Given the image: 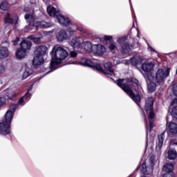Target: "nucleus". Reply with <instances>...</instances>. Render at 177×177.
<instances>
[{"label": "nucleus", "instance_id": "1", "mask_svg": "<svg viewBox=\"0 0 177 177\" xmlns=\"http://www.w3.org/2000/svg\"><path fill=\"white\" fill-rule=\"evenodd\" d=\"M131 82H133V86L137 88V89L135 88L137 94H135L133 91H132V87H130L128 86V84H125V83H124V80L122 79H119L117 80V85L129 95V97H131V99H132V100L136 103L138 107H140L139 103H140V93L142 92V87L139 85V81L136 79H131Z\"/></svg>", "mask_w": 177, "mask_h": 177}, {"label": "nucleus", "instance_id": "2", "mask_svg": "<svg viewBox=\"0 0 177 177\" xmlns=\"http://www.w3.org/2000/svg\"><path fill=\"white\" fill-rule=\"evenodd\" d=\"M79 64L81 66H85L86 67H91V68H93V70L98 71V73L104 74V75H106V77L114 75V70H113V64L111 62L104 64V70L100 64H96L92 60L85 57L82 58L81 61L79 62Z\"/></svg>", "mask_w": 177, "mask_h": 177}, {"label": "nucleus", "instance_id": "3", "mask_svg": "<svg viewBox=\"0 0 177 177\" xmlns=\"http://www.w3.org/2000/svg\"><path fill=\"white\" fill-rule=\"evenodd\" d=\"M67 56H68V53L63 47L54 46L51 53L52 59L49 66L50 71L44 75H47V74L52 73V71H55L56 70V66L60 64Z\"/></svg>", "mask_w": 177, "mask_h": 177}, {"label": "nucleus", "instance_id": "4", "mask_svg": "<svg viewBox=\"0 0 177 177\" xmlns=\"http://www.w3.org/2000/svg\"><path fill=\"white\" fill-rule=\"evenodd\" d=\"M32 94L26 93L22 96L18 101L17 104H13L10 105V109L6 111L5 117L7 121H9L12 124L13 117H15V111L17 109H19V106H26V104L31 99Z\"/></svg>", "mask_w": 177, "mask_h": 177}, {"label": "nucleus", "instance_id": "5", "mask_svg": "<svg viewBox=\"0 0 177 177\" xmlns=\"http://www.w3.org/2000/svg\"><path fill=\"white\" fill-rule=\"evenodd\" d=\"M154 104V98L153 97H148L145 102V110L149 114L148 118L149 119V128H146L147 131V143L146 147H147V143L149 142V132H151L153 128H154V124L153 118H154L156 114H154V110L153 105Z\"/></svg>", "mask_w": 177, "mask_h": 177}, {"label": "nucleus", "instance_id": "6", "mask_svg": "<svg viewBox=\"0 0 177 177\" xmlns=\"http://www.w3.org/2000/svg\"><path fill=\"white\" fill-rule=\"evenodd\" d=\"M25 20H26L27 23H28V26H26L24 28V32H28V31H32V32H35L37 31V27H42V28H49V27H52L53 26V23L52 22H46L45 21H40L36 23V26H34L32 23H34V17L32 15L30 14H26ZM32 28V29H31Z\"/></svg>", "mask_w": 177, "mask_h": 177}, {"label": "nucleus", "instance_id": "7", "mask_svg": "<svg viewBox=\"0 0 177 177\" xmlns=\"http://www.w3.org/2000/svg\"><path fill=\"white\" fill-rule=\"evenodd\" d=\"M171 73V68L168 67L160 68L156 72L154 77L155 82L158 85H163L167 80L169 77Z\"/></svg>", "mask_w": 177, "mask_h": 177}, {"label": "nucleus", "instance_id": "8", "mask_svg": "<svg viewBox=\"0 0 177 177\" xmlns=\"http://www.w3.org/2000/svg\"><path fill=\"white\" fill-rule=\"evenodd\" d=\"M116 42L118 45L119 50L122 55H128L130 50L133 48L129 44L128 36H121L117 38Z\"/></svg>", "mask_w": 177, "mask_h": 177}, {"label": "nucleus", "instance_id": "9", "mask_svg": "<svg viewBox=\"0 0 177 177\" xmlns=\"http://www.w3.org/2000/svg\"><path fill=\"white\" fill-rule=\"evenodd\" d=\"M154 161H156L154 156H151L149 158L148 165H147L146 162L142 163L140 171L143 175H151V174H153L154 169Z\"/></svg>", "mask_w": 177, "mask_h": 177}, {"label": "nucleus", "instance_id": "10", "mask_svg": "<svg viewBox=\"0 0 177 177\" xmlns=\"http://www.w3.org/2000/svg\"><path fill=\"white\" fill-rule=\"evenodd\" d=\"M144 77L147 81L148 85L147 89L149 92H154V91H156V88H157V84H156V82H154V75L147 73L146 75H144Z\"/></svg>", "mask_w": 177, "mask_h": 177}, {"label": "nucleus", "instance_id": "11", "mask_svg": "<svg viewBox=\"0 0 177 177\" xmlns=\"http://www.w3.org/2000/svg\"><path fill=\"white\" fill-rule=\"evenodd\" d=\"M10 123L9 120H6V117L4 116L3 122H0V135H9L10 133Z\"/></svg>", "mask_w": 177, "mask_h": 177}, {"label": "nucleus", "instance_id": "12", "mask_svg": "<svg viewBox=\"0 0 177 177\" xmlns=\"http://www.w3.org/2000/svg\"><path fill=\"white\" fill-rule=\"evenodd\" d=\"M83 41L82 37L74 36L69 41V45H71L73 49H81V48H82Z\"/></svg>", "mask_w": 177, "mask_h": 177}, {"label": "nucleus", "instance_id": "13", "mask_svg": "<svg viewBox=\"0 0 177 177\" xmlns=\"http://www.w3.org/2000/svg\"><path fill=\"white\" fill-rule=\"evenodd\" d=\"M163 172H166L163 174V177H174V165L172 163H167L162 167Z\"/></svg>", "mask_w": 177, "mask_h": 177}, {"label": "nucleus", "instance_id": "14", "mask_svg": "<svg viewBox=\"0 0 177 177\" xmlns=\"http://www.w3.org/2000/svg\"><path fill=\"white\" fill-rule=\"evenodd\" d=\"M154 62H145L142 64V70L145 74H143V76L146 75V74H151L150 72L154 68Z\"/></svg>", "mask_w": 177, "mask_h": 177}, {"label": "nucleus", "instance_id": "15", "mask_svg": "<svg viewBox=\"0 0 177 177\" xmlns=\"http://www.w3.org/2000/svg\"><path fill=\"white\" fill-rule=\"evenodd\" d=\"M57 20L58 23L64 27H69L70 24H71V20H70V18L62 15H57Z\"/></svg>", "mask_w": 177, "mask_h": 177}, {"label": "nucleus", "instance_id": "16", "mask_svg": "<svg viewBox=\"0 0 177 177\" xmlns=\"http://www.w3.org/2000/svg\"><path fill=\"white\" fill-rule=\"evenodd\" d=\"M104 39L105 41H109L108 48L110 49V50H117V43L112 40L113 36L104 35Z\"/></svg>", "mask_w": 177, "mask_h": 177}, {"label": "nucleus", "instance_id": "17", "mask_svg": "<svg viewBox=\"0 0 177 177\" xmlns=\"http://www.w3.org/2000/svg\"><path fill=\"white\" fill-rule=\"evenodd\" d=\"M46 50H48V47L46 46H39L36 47L34 52L35 56H41V57H44V56L46 55Z\"/></svg>", "mask_w": 177, "mask_h": 177}, {"label": "nucleus", "instance_id": "18", "mask_svg": "<svg viewBox=\"0 0 177 177\" xmlns=\"http://www.w3.org/2000/svg\"><path fill=\"white\" fill-rule=\"evenodd\" d=\"M171 106H174V108L171 106L169 109V113H170L171 115L177 120V97L171 101Z\"/></svg>", "mask_w": 177, "mask_h": 177}, {"label": "nucleus", "instance_id": "19", "mask_svg": "<svg viewBox=\"0 0 177 177\" xmlns=\"http://www.w3.org/2000/svg\"><path fill=\"white\" fill-rule=\"evenodd\" d=\"M93 52L95 55H103L106 53V47L102 44H94Z\"/></svg>", "mask_w": 177, "mask_h": 177}, {"label": "nucleus", "instance_id": "20", "mask_svg": "<svg viewBox=\"0 0 177 177\" xmlns=\"http://www.w3.org/2000/svg\"><path fill=\"white\" fill-rule=\"evenodd\" d=\"M165 135V131H163L161 134L158 136V140H156V151H160L161 150V147H162V145H164V138Z\"/></svg>", "mask_w": 177, "mask_h": 177}, {"label": "nucleus", "instance_id": "21", "mask_svg": "<svg viewBox=\"0 0 177 177\" xmlns=\"http://www.w3.org/2000/svg\"><path fill=\"white\" fill-rule=\"evenodd\" d=\"M45 60L44 59V57L39 56V55H35L33 60H32V66L35 68L39 67V66H41L44 64V62Z\"/></svg>", "mask_w": 177, "mask_h": 177}, {"label": "nucleus", "instance_id": "22", "mask_svg": "<svg viewBox=\"0 0 177 177\" xmlns=\"http://www.w3.org/2000/svg\"><path fill=\"white\" fill-rule=\"evenodd\" d=\"M56 38L58 42H63V41H66L68 38V35L65 30H61L56 34Z\"/></svg>", "mask_w": 177, "mask_h": 177}, {"label": "nucleus", "instance_id": "23", "mask_svg": "<svg viewBox=\"0 0 177 177\" xmlns=\"http://www.w3.org/2000/svg\"><path fill=\"white\" fill-rule=\"evenodd\" d=\"M81 50H84V52H93V45L89 41H84L82 44Z\"/></svg>", "mask_w": 177, "mask_h": 177}, {"label": "nucleus", "instance_id": "24", "mask_svg": "<svg viewBox=\"0 0 177 177\" xmlns=\"http://www.w3.org/2000/svg\"><path fill=\"white\" fill-rule=\"evenodd\" d=\"M47 12L51 17H57L59 12L56 10V8L53 6H49L47 7Z\"/></svg>", "mask_w": 177, "mask_h": 177}, {"label": "nucleus", "instance_id": "25", "mask_svg": "<svg viewBox=\"0 0 177 177\" xmlns=\"http://www.w3.org/2000/svg\"><path fill=\"white\" fill-rule=\"evenodd\" d=\"M32 46V44L31 43V41H27V40H23L20 44V46H21L20 49H22L26 52V50L31 49Z\"/></svg>", "mask_w": 177, "mask_h": 177}, {"label": "nucleus", "instance_id": "26", "mask_svg": "<svg viewBox=\"0 0 177 177\" xmlns=\"http://www.w3.org/2000/svg\"><path fill=\"white\" fill-rule=\"evenodd\" d=\"M26 55H27V53L21 48H18L15 53V56L18 60L24 59V57H26Z\"/></svg>", "mask_w": 177, "mask_h": 177}, {"label": "nucleus", "instance_id": "27", "mask_svg": "<svg viewBox=\"0 0 177 177\" xmlns=\"http://www.w3.org/2000/svg\"><path fill=\"white\" fill-rule=\"evenodd\" d=\"M167 129L170 133H177V124L175 122H168L167 121Z\"/></svg>", "mask_w": 177, "mask_h": 177}, {"label": "nucleus", "instance_id": "28", "mask_svg": "<svg viewBox=\"0 0 177 177\" xmlns=\"http://www.w3.org/2000/svg\"><path fill=\"white\" fill-rule=\"evenodd\" d=\"M9 57V50L6 47H0V59H6Z\"/></svg>", "mask_w": 177, "mask_h": 177}, {"label": "nucleus", "instance_id": "29", "mask_svg": "<svg viewBox=\"0 0 177 177\" xmlns=\"http://www.w3.org/2000/svg\"><path fill=\"white\" fill-rule=\"evenodd\" d=\"M32 73H34V71H32V68L26 67L25 68V71L24 72L22 80H26V78H28V77H30Z\"/></svg>", "mask_w": 177, "mask_h": 177}, {"label": "nucleus", "instance_id": "30", "mask_svg": "<svg viewBox=\"0 0 177 177\" xmlns=\"http://www.w3.org/2000/svg\"><path fill=\"white\" fill-rule=\"evenodd\" d=\"M4 93H6L9 100H13V99H15L17 96L16 93H15V91H12V90H6Z\"/></svg>", "mask_w": 177, "mask_h": 177}, {"label": "nucleus", "instance_id": "31", "mask_svg": "<svg viewBox=\"0 0 177 177\" xmlns=\"http://www.w3.org/2000/svg\"><path fill=\"white\" fill-rule=\"evenodd\" d=\"M177 157V152L175 149H170L167 152V158L169 160H175Z\"/></svg>", "mask_w": 177, "mask_h": 177}, {"label": "nucleus", "instance_id": "32", "mask_svg": "<svg viewBox=\"0 0 177 177\" xmlns=\"http://www.w3.org/2000/svg\"><path fill=\"white\" fill-rule=\"evenodd\" d=\"M130 62L133 66H138L142 63V59L139 57H133L131 58Z\"/></svg>", "mask_w": 177, "mask_h": 177}, {"label": "nucleus", "instance_id": "33", "mask_svg": "<svg viewBox=\"0 0 177 177\" xmlns=\"http://www.w3.org/2000/svg\"><path fill=\"white\" fill-rule=\"evenodd\" d=\"M10 6L8 1H3L0 4L1 10H9Z\"/></svg>", "mask_w": 177, "mask_h": 177}, {"label": "nucleus", "instance_id": "34", "mask_svg": "<svg viewBox=\"0 0 177 177\" xmlns=\"http://www.w3.org/2000/svg\"><path fill=\"white\" fill-rule=\"evenodd\" d=\"M4 21L8 24H13V23H15V19L10 17V14L9 12H7Z\"/></svg>", "mask_w": 177, "mask_h": 177}, {"label": "nucleus", "instance_id": "35", "mask_svg": "<svg viewBox=\"0 0 177 177\" xmlns=\"http://www.w3.org/2000/svg\"><path fill=\"white\" fill-rule=\"evenodd\" d=\"M69 31L71 32H75V31H78V26L75 23L71 22Z\"/></svg>", "mask_w": 177, "mask_h": 177}, {"label": "nucleus", "instance_id": "36", "mask_svg": "<svg viewBox=\"0 0 177 177\" xmlns=\"http://www.w3.org/2000/svg\"><path fill=\"white\" fill-rule=\"evenodd\" d=\"M78 53L76 51H71L69 55V59H75Z\"/></svg>", "mask_w": 177, "mask_h": 177}, {"label": "nucleus", "instance_id": "37", "mask_svg": "<svg viewBox=\"0 0 177 177\" xmlns=\"http://www.w3.org/2000/svg\"><path fill=\"white\" fill-rule=\"evenodd\" d=\"M6 103V98L0 97V107H2Z\"/></svg>", "mask_w": 177, "mask_h": 177}, {"label": "nucleus", "instance_id": "38", "mask_svg": "<svg viewBox=\"0 0 177 177\" xmlns=\"http://www.w3.org/2000/svg\"><path fill=\"white\" fill-rule=\"evenodd\" d=\"M173 93L175 96H177V83L173 85Z\"/></svg>", "mask_w": 177, "mask_h": 177}, {"label": "nucleus", "instance_id": "39", "mask_svg": "<svg viewBox=\"0 0 177 177\" xmlns=\"http://www.w3.org/2000/svg\"><path fill=\"white\" fill-rule=\"evenodd\" d=\"M28 39H31L32 41H34L35 42H37L38 41V38L35 37L34 35H30L28 37Z\"/></svg>", "mask_w": 177, "mask_h": 177}, {"label": "nucleus", "instance_id": "40", "mask_svg": "<svg viewBox=\"0 0 177 177\" xmlns=\"http://www.w3.org/2000/svg\"><path fill=\"white\" fill-rule=\"evenodd\" d=\"M147 46H148V50H149V52H155L156 53H157V51H156V50H154V48H153V47L151 46L150 44H149V43H147Z\"/></svg>", "mask_w": 177, "mask_h": 177}, {"label": "nucleus", "instance_id": "41", "mask_svg": "<svg viewBox=\"0 0 177 177\" xmlns=\"http://www.w3.org/2000/svg\"><path fill=\"white\" fill-rule=\"evenodd\" d=\"M3 73H5V66H3V65L0 64V74H3ZM0 84H2L0 82Z\"/></svg>", "mask_w": 177, "mask_h": 177}, {"label": "nucleus", "instance_id": "42", "mask_svg": "<svg viewBox=\"0 0 177 177\" xmlns=\"http://www.w3.org/2000/svg\"><path fill=\"white\" fill-rule=\"evenodd\" d=\"M20 41V38L17 37L15 40H12L13 45L16 46V45Z\"/></svg>", "mask_w": 177, "mask_h": 177}, {"label": "nucleus", "instance_id": "43", "mask_svg": "<svg viewBox=\"0 0 177 177\" xmlns=\"http://www.w3.org/2000/svg\"><path fill=\"white\" fill-rule=\"evenodd\" d=\"M113 64L115 66L117 64H120V60L117 58H113Z\"/></svg>", "mask_w": 177, "mask_h": 177}, {"label": "nucleus", "instance_id": "44", "mask_svg": "<svg viewBox=\"0 0 177 177\" xmlns=\"http://www.w3.org/2000/svg\"><path fill=\"white\" fill-rule=\"evenodd\" d=\"M77 31H80L82 34V33L85 32V29H84L83 28H81V27H78Z\"/></svg>", "mask_w": 177, "mask_h": 177}, {"label": "nucleus", "instance_id": "45", "mask_svg": "<svg viewBox=\"0 0 177 177\" xmlns=\"http://www.w3.org/2000/svg\"><path fill=\"white\" fill-rule=\"evenodd\" d=\"M33 86H34V84H31V85L29 86V88H28V92H27V93H29L28 92H30V91L32 90Z\"/></svg>", "mask_w": 177, "mask_h": 177}, {"label": "nucleus", "instance_id": "46", "mask_svg": "<svg viewBox=\"0 0 177 177\" xmlns=\"http://www.w3.org/2000/svg\"><path fill=\"white\" fill-rule=\"evenodd\" d=\"M28 10H30V9H29L28 7H26V8H25L24 9V12H28Z\"/></svg>", "mask_w": 177, "mask_h": 177}, {"label": "nucleus", "instance_id": "47", "mask_svg": "<svg viewBox=\"0 0 177 177\" xmlns=\"http://www.w3.org/2000/svg\"><path fill=\"white\" fill-rule=\"evenodd\" d=\"M149 139H151V140H153V139H154V134H152L150 137Z\"/></svg>", "mask_w": 177, "mask_h": 177}, {"label": "nucleus", "instance_id": "48", "mask_svg": "<svg viewBox=\"0 0 177 177\" xmlns=\"http://www.w3.org/2000/svg\"><path fill=\"white\" fill-rule=\"evenodd\" d=\"M68 64H74V62L70 60L69 62H68Z\"/></svg>", "mask_w": 177, "mask_h": 177}, {"label": "nucleus", "instance_id": "49", "mask_svg": "<svg viewBox=\"0 0 177 177\" xmlns=\"http://www.w3.org/2000/svg\"><path fill=\"white\" fill-rule=\"evenodd\" d=\"M146 125H147V121L145 122Z\"/></svg>", "mask_w": 177, "mask_h": 177}, {"label": "nucleus", "instance_id": "50", "mask_svg": "<svg viewBox=\"0 0 177 177\" xmlns=\"http://www.w3.org/2000/svg\"><path fill=\"white\" fill-rule=\"evenodd\" d=\"M167 177H171L169 175H167Z\"/></svg>", "mask_w": 177, "mask_h": 177}]
</instances>
